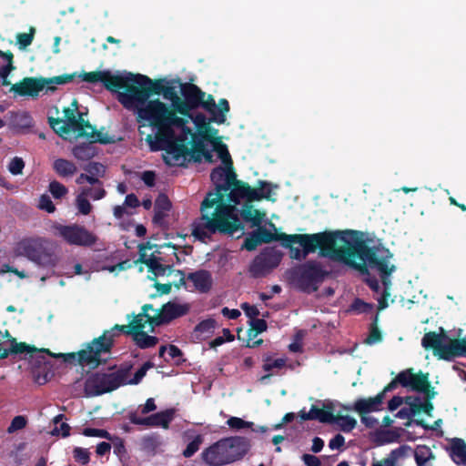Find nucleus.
I'll list each match as a JSON object with an SVG mask.
<instances>
[{
  "label": "nucleus",
  "instance_id": "25",
  "mask_svg": "<svg viewBox=\"0 0 466 466\" xmlns=\"http://www.w3.org/2000/svg\"><path fill=\"white\" fill-rule=\"evenodd\" d=\"M186 279L191 281L194 289L199 293H208L213 286L212 275L206 269H198L188 273Z\"/></svg>",
  "mask_w": 466,
  "mask_h": 466
},
{
  "label": "nucleus",
  "instance_id": "22",
  "mask_svg": "<svg viewBox=\"0 0 466 466\" xmlns=\"http://www.w3.org/2000/svg\"><path fill=\"white\" fill-rule=\"evenodd\" d=\"M133 368L131 363L122 364L115 372L104 373L106 388L103 390L111 392L120 386L127 385V379Z\"/></svg>",
  "mask_w": 466,
  "mask_h": 466
},
{
  "label": "nucleus",
  "instance_id": "43",
  "mask_svg": "<svg viewBox=\"0 0 466 466\" xmlns=\"http://www.w3.org/2000/svg\"><path fill=\"white\" fill-rule=\"evenodd\" d=\"M64 417V414H58L53 419V422L56 426L51 431L52 435H61L64 438L70 435V426L66 422H61Z\"/></svg>",
  "mask_w": 466,
  "mask_h": 466
},
{
  "label": "nucleus",
  "instance_id": "56",
  "mask_svg": "<svg viewBox=\"0 0 466 466\" xmlns=\"http://www.w3.org/2000/svg\"><path fill=\"white\" fill-rule=\"evenodd\" d=\"M286 366V359L285 358H279L276 360H273L271 357L268 356L264 359V363L262 366L263 370L269 372L273 369H282Z\"/></svg>",
  "mask_w": 466,
  "mask_h": 466
},
{
  "label": "nucleus",
  "instance_id": "54",
  "mask_svg": "<svg viewBox=\"0 0 466 466\" xmlns=\"http://www.w3.org/2000/svg\"><path fill=\"white\" fill-rule=\"evenodd\" d=\"M48 190L56 199H61L68 193L67 187L56 180H53L49 183Z\"/></svg>",
  "mask_w": 466,
  "mask_h": 466
},
{
  "label": "nucleus",
  "instance_id": "20",
  "mask_svg": "<svg viewBox=\"0 0 466 466\" xmlns=\"http://www.w3.org/2000/svg\"><path fill=\"white\" fill-rule=\"evenodd\" d=\"M228 451L219 440L201 452V459L209 466H223L231 463Z\"/></svg>",
  "mask_w": 466,
  "mask_h": 466
},
{
  "label": "nucleus",
  "instance_id": "46",
  "mask_svg": "<svg viewBox=\"0 0 466 466\" xmlns=\"http://www.w3.org/2000/svg\"><path fill=\"white\" fill-rule=\"evenodd\" d=\"M48 123L54 131L60 136L67 135L73 130V127L60 118L49 117Z\"/></svg>",
  "mask_w": 466,
  "mask_h": 466
},
{
  "label": "nucleus",
  "instance_id": "48",
  "mask_svg": "<svg viewBox=\"0 0 466 466\" xmlns=\"http://www.w3.org/2000/svg\"><path fill=\"white\" fill-rule=\"evenodd\" d=\"M76 74H64L61 76H54L51 78H46L47 83V91H54L56 87L53 85H65L70 83L74 80Z\"/></svg>",
  "mask_w": 466,
  "mask_h": 466
},
{
  "label": "nucleus",
  "instance_id": "63",
  "mask_svg": "<svg viewBox=\"0 0 466 466\" xmlns=\"http://www.w3.org/2000/svg\"><path fill=\"white\" fill-rule=\"evenodd\" d=\"M82 433L86 437H99L109 441L112 440V435L104 429L85 428Z\"/></svg>",
  "mask_w": 466,
  "mask_h": 466
},
{
  "label": "nucleus",
  "instance_id": "51",
  "mask_svg": "<svg viewBox=\"0 0 466 466\" xmlns=\"http://www.w3.org/2000/svg\"><path fill=\"white\" fill-rule=\"evenodd\" d=\"M12 124L15 127L25 128L32 126V117L27 112H18L12 116Z\"/></svg>",
  "mask_w": 466,
  "mask_h": 466
},
{
  "label": "nucleus",
  "instance_id": "35",
  "mask_svg": "<svg viewBox=\"0 0 466 466\" xmlns=\"http://www.w3.org/2000/svg\"><path fill=\"white\" fill-rule=\"evenodd\" d=\"M212 147L223 165L228 168H233V161L228 146L222 142L221 137H217L216 140L213 141Z\"/></svg>",
  "mask_w": 466,
  "mask_h": 466
},
{
  "label": "nucleus",
  "instance_id": "7",
  "mask_svg": "<svg viewBox=\"0 0 466 466\" xmlns=\"http://www.w3.org/2000/svg\"><path fill=\"white\" fill-rule=\"evenodd\" d=\"M329 277L330 271L326 269L321 262L314 259L299 264L290 271L291 282L298 289L308 294L318 291Z\"/></svg>",
  "mask_w": 466,
  "mask_h": 466
},
{
  "label": "nucleus",
  "instance_id": "19",
  "mask_svg": "<svg viewBox=\"0 0 466 466\" xmlns=\"http://www.w3.org/2000/svg\"><path fill=\"white\" fill-rule=\"evenodd\" d=\"M47 89L46 78L25 77L20 82L12 85L10 91L20 96H38L40 91Z\"/></svg>",
  "mask_w": 466,
  "mask_h": 466
},
{
  "label": "nucleus",
  "instance_id": "36",
  "mask_svg": "<svg viewBox=\"0 0 466 466\" xmlns=\"http://www.w3.org/2000/svg\"><path fill=\"white\" fill-rule=\"evenodd\" d=\"M131 336L134 343L141 350L153 348L159 341L157 337L148 335L145 330L141 332H136Z\"/></svg>",
  "mask_w": 466,
  "mask_h": 466
},
{
  "label": "nucleus",
  "instance_id": "5",
  "mask_svg": "<svg viewBox=\"0 0 466 466\" xmlns=\"http://www.w3.org/2000/svg\"><path fill=\"white\" fill-rule=\"evenodd\" d=\"M127 83L124 91L118 92L117 100L126 109L145 104L152 95H162L165 86L163 79L152 80L141 74L126 73Z\"/></svg>",
  "mask_w": 466,
  "mask_h": 466
},
{
  "label": "nucleus",
  "instance_id": "39",
  "mask_svg": "<svg viewBox=\"0 0 466 466\" xmlns=\"http://www.w3.org/2000/svg\"><path fill=\"white\" fill-rule=\"evenodd\" d=\"M75 205L77 212L81 215L86 216L92 211V205L88 200V191H81L76 197Z\"/></svg>",
  "mask_w": 466,
  "mask_h": 466
},
{
  "label": "nucleus",
  "instance_id": "32",
  "mask_svg": "<svg viewBox=\"0 0 466 466\" xmlns=\"http://www.w3.org/2000/svg\"><path fill=\"white\" fill-rule=\"evenodd\" d=\"M216 326L214 319H204L195 327L193 334L198 340H204L214 333Z\"/></svg>",
  "mask_w": 466,
  "mask_h": 466
},
{
  "label": "nucleus",
  "instance_id": "6",
  "mask_svg": "<svg viewBox=\"0 0 466 466\" xmlns=\"http://www.w3.org/2000/svg\"><path fill=\"white\" fill-rule=\"evenodd\" d=\"M421 344L425 350H431L439 360L452 361L455 358L466 356V338L452 339L443 328H440L439 333H425Z\"/></svg>",
  "mask_w": 466,
  "mask_h": 466
},
{
  "label": "nucleus",
  "instance_id": "40",
  "mask_svg": "<svg viewBox=\"0 0 466 466\" xmlns=\"http://www.w3.org/2000/svg\"><path fill=\"white\" fill-rule=\"evenodd\" d=\"M86 135L80 136L79 137L87 138L92 144L100 143L102 145H107L115 142L114 137H110L107 133H103L101 130L85 132Z\"/></svg>",
  "mask_w": 466,
  "mask_h": 466
},
{
  "label": "nucleus",
  "instance_id": "9",
  "mask_svg": "<svg viewBox=\"0 0 466 466\" xmlns=\"http://www.w3.org/2000/svg\"><path fill=\"white\" fill-rule=\"evenodd\" d=\"M410 390L424 395L423 400L420 397H410V417L421 412L432 416L433 404L431 400L435 398L437 392L431 385L429 374L422 371L414 373L413 370L410 369Z\"/></svg>",
  "mask_w": 466,
  "mask_h": 466
},
{
  "label": "nucleus",
  "instance_id": "31",
  "mask_svg": "<svg viewBox=\"0 0 466 466\" xmlns=\"http://www.w3.org/2000/svg\"><path fill=\"white\" fill-rule=\"evenodd\" d=\"M52 167L54 171L61 177H73L77 171L76 164L66 158L56 159Z\"/></svg>",
  "mask_w": 466,
  "mask_h": 466
},
{
  "label": "nucleus",
  "instance_id": "57",
  "mask_svg": "<svg viewBox=\"0 0 466 466\" xmlns=\"http://www.w3.org/2000/svg\"><path fill=\"white\" fill-rule=\"evenodd\" d=\"M35 32V28L30 27L29 33H19L16 35V42L19 49H25L32 44L34 40Z\"/></svg>",
  "mask_w": 466,
  "mask_h": 466
},
{
  "label": "nucleus",
  "instance_id": "15",
  "mask_svg": "<svg viewBox=\"0 0 466 466\" xmlns=\"http://www.w3.org/2000/svg\"><path fill=\"white\" fill-rule=\"evenodd\" d=\"M82 80L87 83L100 82L111 92L124 91L127 83L125 75H113L110 71H93L80 76Z\"/></svg>",
  "mask_w": 466,
  "mask_h": 466
},
{
  "label": "nucleus",
  "instance_id": "37",
  "mask_svg": "<svg viewBox=\"0 0 466 466\" xmlns=\"http://www.w3.org/2000/svg\"><path fill=\"white\" fill-rule=\"evenodd\" d=\"M229 173H235L234 167L228 168L225 166L224 167L218 166V167L213 168V170L210 173V179L213 182V184L215 185V191H217L218 186L223 185L224 182L227 181L228 176L229 175Z\"/></svg>",
  "mask_w": 466,
  "mask_h": 466
},
{
  "label": "nucleus",
  "instance_id": "44",
  "mask_svg": "<svg viewBox=\"0 0 466 466\" xmlns=\"http://www.w3.org/2000/svg\"><path fill=\"white\" fill-rule=\"evenodd\" d=\"M332 423H336L343 432H350L357 425V420L349 415L336 416Z\"/></svg>",
  "mask_w": 466,
  "mask_h": 466
},
{
  "label": "nucleus",
  "instance_id": "4",
  "mask_svg": "<svg viewBox=\"0 0 466 466\" xmlns=\"http://www.w3.org/2000/svg\"><path fill=\"white\" fill-rule=\"evenodd\" d=\"M368 248L374 250V263L367 262V271H361L359 268H355L360 274L366 275L365 282L374 292L379 293L380 290V285L378 279L375 276H371L369 269L375 270L379 273L381 282L383 285V290L380 296L377 299L378 309L380 310L384 309L388 307V299L390 297V288L391 285L390 277L392 272L395 271L396 267L390 262L392 253L382 246H372L368 245Z\"/></svg>",
  "mask_w": 466,
  "mask_h": 466
},
{
  "label": "nucleus",
  "instance_id": "42",
  "mask_svg": "<svg viewBox=\"0 0 466 466\" xmlns=\"http://www.w3.org/2000/svg\"><path fill=\"white\" fill-rule=\"evenodd\" d=\"M378 314H376L373 317L372 322L370 323L369 336L364 340V342L368 345L380 342L382 339L381 332L378 328Z\"/></svg>",
  "mask_w": 466,
  "mask_h": 466
},
{
  "label": "nucleus",
  "instance_id": "62",
  "mask_svg": "<svg viewBox=\"0 0 466 466\" xmlns=\"http://www.w3.org/2000/svg\"><path fill=\"white\" fill-rule=\"evenodd\" d=\"M190 118L193 120L198 131V136L205 133V129L208 127L210 121H212L211 119L208 121L202 113L197 114L194 117L191 116Z\"/></svg>",
  "mask_w": 466,
  "mask_h": 466
},
{
  "label": "nucleus",
  "instance_id": "64",
  "mask_svg": "<svg viewBox=\"0 0 466 466\" xmlns=\"http://www.w3.org/2000/svg\"><path fill=\"white\" fill-rule=\"evenodd\" d=\"M227 424L228 425L229 428L235 429V430H241V429H245V428H252V426L254 425L253 422L246 421V420H242L241 418H238V417H230L227 420Z\"/></svg>",
  "mask_w": 466,
  "mask_h": 466
},
{
  "label": "nucleus",
  "instance_id": "41",
  "mask_svg": "<svg viewBox=\"0 0 466 466\" xmlns=\"http://www.w3.org/2000/svg\"><path fill=\"white\" fill-rule=\"evenodd\" d=\"M140 444L143 451L154 453L161 444L160 437L157 433L147 434L141 439Z\"/></svg>",
  "mask_w": 466,
  "mask_h": 466
},
{
  "label": "nucleus",
  "instance_id": "24",
  "mask_svg": "<svg viewBox=\"0 0 466 466\" xmlns=\"http://www.w3.org/2000/svg\"><path fill=\"white\" fill-rule=\"evenodd\" d=\"M180 92L191 110L200 107L206 93L191 83L180 84Z\"/></svg>",
  "mask_w": 466,
  "mask_h": 466
},
{
  "label": "nucleus",
  "instance_id": "55",
  "mask_svg": "<svg viewBox=\"0 0 466 466\" xmlns=\"http://www.w3.org/2000/svg\"><path fill=\"white\" fill-rule=\"evenodd\" d=\"M229 111V104L226 98H221L218 106V113L211 120L218 124H223L226 121V114Z\"/></svg>",
  "mask_w": 466,
  "mask_h": 466
},
{
  "label": "nucleus",
  "instance_id": "28",
  "mask_svg": "<svg viewBox=\"0 0 466 466\" xmlns=\"http://www.w3.org/2000/svg\"><path fill=\"white\" fill-rule=\"evenodd\" d=\"M133 319L127 325H124V327H120L122 329L125 330L126 335H133L136 332H141L144 331V329L146 328V324H149L152 327H156L155 324L150 322V318H153L154 316H150L149 314L146 313H139L137 315H132Z\"/></svg>",
  "mask_w": 466,
  "mask_h": 466
},
{
  "label": "nucleus",
  "instance_id": "12",
  "mask_svg": "<svg viewBox=\"0 0 466 466\" xmlns=\"http://www.w3.org/2000/svg\"><path fill=\"white\" fill-rule=\"evenodd\" d=\"M240 216L246 222H250L252 227H258L256 229L261 243H270L272 241H280L281 244L285 240L286 233H272L260 224L265 217L264 212L255 209L252 205L246 203L240 212Z\"/></svg>",
  "mask_w": 466,
  "mask_h": 466
},
{
  "label": "nucleus",
  "instance_id": "10",
  "mask_svg": "<svg viewBox=\"0 0 466 466\" xmlns=\"http://www.w3.org/2000/svg\"><path fill=\"white\" fill-rule=\"evenodd\" d=\"M399 384L404 388H408V369L401 370L399 375L375 397L369 399L360 398L354 402L353 406L343 405L342 408L346 410H354L360 416L372 411H378L380 410V406L385 398V393L393 390Z\"/></svg>",
  "mask_w": 466,
  "mask_h": 466
},
{
  "label": "nucleus",
  "instance_id": "27",
  "mask_svg": "<svg viewBox=\"0 0 466 466\" xmlns=\"http://www.w3.org/2000/svg\"><path fill=\"white\" fill-rule=\"evenodd\" d=\"M106 388V379L104 373L96 372L89 376L86 381L84 390L86 396L95 397L106 393V390H103Z\"/></svg>",
  "mask_w": 466,
  "mask_h": 466
},
{
  "label": "nucleus",
  "instance_id": "50",
  "mask_svg": "<svg viewBox=\"0 0 466 466\" xmlns=\"http://www.w3.org/2000/svg\"><path fill=\"white\" fill-rule=\"evenodd\" d=\"M94 187H83L80 188L81 191H88V198L93 200H100L104 198L106 195V191L104 188V184L100 180V184H95Z\"/></svg>",
  "mask_w": 466,
  "mask_h": 466
},
{
  "label": "nucleus",
  "instance_id": "59",
  "mask_svg": "<svg viewBox=\"0 0 466 466\" xmlns=\"http://www.w3.org/2000/svg\"><path fill=\"white\" fill-rule=\"evenodd\" d=\"M86 173L91 174L95 177H104L106 175V166L99 162H90L84 167Z\"/></svg>",
  "mask_w": 466,
  "mask_h": 466
},
{
  "label": "nucleus",
  "instance_id": "60",
  "mask_svg": "<svg viewBox=\"0 0 466 466\" xmlns=\"http://www.w3.org/2000/svg\"><path fill=\"white\" fill-rule=\"evenodd\" d=\"M203 441V437L201 435H197L193 441H191L183 451V456L185 458L192 457L198 450Z\"/></svg>",
  "mask_w": 466,
  "mask_h": 466
},
{
  "label": "nucleus",
  "instance_id": "30",
  "mask_svg": "<svg viewBox=\"0 0 466 466\" xmlns=\"http://www.w3.org/2000/svg\"><path fill=\"white\" fill-rule=\"evenodd\" d=\"M0 57L6 61V64L0 67L1 84L2 86H6L11 84L8 80L10 73L15 69V66H14V55L10 50H0Z\"/></svg>",
  "mask_w": 466,
  "mask_h": 466
},
{
  "label": "nucleus",
  "instance_id": "8",
  "mask_svg": "<svg viewBox=\"0 0 466 466\" xmlns=\"http://www.w3.org/2000/svg\"><path fill=\"white\" fill-rule=\"evenodd\" d=\"M120 327L124 325L116 324L110 329H106L98 338H95L87 343L86 348L78 351V362L80 365H91L93 368L102 364L100 356L102 353H110L115 344V339L125 334L126 329Z\"/></svg>",
  "mask_w": 466,
  "mask_h": 466
},
{
  "label": "nucleus",
  "instance_id": "13",
  "mask_svg": "<svg viewBox=\"0 0 466 466\" xmlns=\"http://www.w3.org/2000/svg\"><path fill=\"white\" fill-rule=\"evenodd\" d=\"M282 259V253L275 248H266L255 257L249 266L254 278L264 277L276 268Z\"/></svg>",
  "mask_w": 466,
  "mask_h": 466
},
{
  "label": "nucleus",
  "instance_id": "21",
  "mask_svg": "<svg viewBox=\"0 0 466 466\" xmlns=\"http://www.w3.org/2000/svg\"><path fill=\"white\" fill-rule=\"evenodd\" d=\"M220 440L225 449L228 451L231 463L243 459L251 447L249 439L243 436H232Z\"/></svg>",
  "mask_w": 466,
  "mask_h": 466
},
{
  "label": "nucleus",
  "instance_id": "49",
  "mask_svg": "<svg viewBox=\"0 0 466 466\" xmlns=\"http://www.w3.org/2000/svg\"><path fill=\"white\" fill-rule=\"evenodd\" d=\"M250 329L248 331L249 339L255 338L258 334L267 330L268 324L263 319H255L249 321Z\"/></svg>",
  "mask_w": 466,
  "mask_h": 466
},
{
  "label": "nucleus",
  "instance_id": "14",
  "mask_svg": "<svg viewBox=\"0 0 466 466\" xmlns=\"http://www.w3.org/2000/svg\"><path fill=\"white\" fill-rule=\"evenodd\" d=\"M17 253L26 257L38 265L48 266L53 264L52 254L46 251L41 243L33 239H25L18 243Z\"/></svg>",
  "mask_w": 466,
  "mask_h": 466
},
{
  "label": "nucleus",
  "instance_id": "26",
  "mask_svg": "<svg viewBox=\"0 0 466 466\" xmlns=\"http://www.w3.org/2000/svg\"><path fill=\"white\" fill-rule=\"evenodd\" d=\"M40 352H46L48 356H52V352L48 349H36L25 342H17L15 338L10 339V347L7 350V357L11 354H25L26 359L30 361Z\"/></svg>",
  "mask_w": 466,
  "mask_h": 466
},
{
  "label": "nucleus",
  "instance_id": "47",
  "mask_svg": "<svg viewBox=\"0 0 466 466\" xmlns=\"http://www.w3.org/2000/svg\"><path fill=\"white\" fill-rule=\"evenodd\" d=\"M432 457V453L429 447L419 445L414 450V458L418 466H425L427 461Z\"/></svg>",
  "mask_w": 466,
  "mask_h": 466
},
{
  "label": "nucleus",
  "instance_id": "29",
  "mask_svg": "<svg viewBox=\"0 0 466 466\" xmlns=\"http://www.w3.org/2000/svg\"><path fill=\"white\" fill-rule=\"evenodd\" d=\"M450 455L455 464L466 465V443L462 439H452Z\"/></svg>",
  "mask_w": 466,
  "mask_h": 466
},
{
  "label": "nucleus",
  "instance_id": "18",
  "mask_svg": "<svg viewBox=\"0 0 466 466\" xmlns=\"http://www.w3.org/2000/svg\"><path fill=\"white\" fill-rule=\"evenodd\" d=\"M189 310L187 305H181L175 302H167L164 304L158 314L150 318V322L158 327L167 324L175 319L185 316Z\"/></svg>",
  "mask_w": 466,
  "mask_h": 466
},
{
  "label": "nucleus",
  "instance_id": "3",
  "mask_svg": "<svg viewBox=\"0 0 466 466\" xmlns=\"http://www.w3.org/2000/svg\"><path fill=\"white\" fill-rule=\"evenodd\" d=\"M131 110L135 112L140 127H150L156 130L155 135L149 134L145 139L150 151L165 150L167 165L185 166L186 155L189 153L188 137L191 135V129L187 127V121L175 115L174 110L158 98L136 104Z\"/></svg>",
  "mask_w": 466,
  "mask_h": 466
},
{
  "label": "nucleus",
  "instance_id": "1",
  "mask_svg": "<svg viewBox=\"0 0 466 466\" xmlns=\"http://www.w3.org/2000/svg\"><path fill=\"white\" fill-rule=\"evenodd\" d=\"M271 192L267 181L259 180L258 187L254 188L238 180L236 173H229L227 181L218 186L217 191L208 192L201 202V216L191 225L192 236L204 242L216 233L232 236L243 230L244 226L235 212V206L241 199L248 202L269 199Z\"/></svg>",
  "mask_w": 466,
  "mask_h": 466
},
{
  "label": "nucleus",
  "instance_id": "58",
  "mask_svg": "<svg viewBox=\"0 0 466 466\" xmlns=\"http://www.w3.org/2000/svg\"><path fill=\"white\" fill-rule=\"evenodd\" d=\"M262 244L256 230L249 233L244 239L242 248L247 249L248 251L255 250L258 245Z\"/></svg>",
  "mask_w": 466,
  "mask_h": 466
},
{
  "label": "nucleus",
  "instance_id": "34",
  "mask_svg": "<svg viewBox=\"0 0 466 466\" xmlns=\"http://www.w3.org/2000/svg\"><path fill=\"white\" fill-rule=\"evenodd\" d=\"M63 112L66 118L64 122L73 127V130L77 133V137L86 135L82 128L84 122L82 113L78 112V116H76L74 109H71L70 107L64 108Z\"/></svg>",
  "mask_w": 466,
  "mask_h": 466
},
{
  "label": "nucleus",
  "instance_id": "61",
  "mask_svg": "<svg viewBox=\"0 0 466 466\" xmlns=\"http://www.w3.org/2000/svg\"><path fill=\"white\" fill-rule=\"evenodd\" d=\"M73 457L76 462L86 465L90 461V452L86 448L76 447L73 450Z\"/></svg>",
  "mask_w": 466,
  "mask_h": 466
},
{
  "label": "nucleus",
  "instance_id": "45",
  "mask_svg": "<svg viewBox=\"0 0 466 466\" xmlns=\"http://www.w3.org/2000/svg\"><path fill=\"white\" fill-rule=\"evenodd\" d=\"M171 110H174L175 115L180 114L184 116L191 117L190 112L192 111L187 106L185 98L181 99L179 96L171 101L169 106Z\"/></svg>",
  "mask_w": 466,
  "mask_h": 466
},
{
  "label": "nucleus",
  "instance_id": "2",
  "mask_svg": "<svg viewBox=\"0 0 466 466\" xmlns=\"http://www.w3.org/2000/svg\"><path fill=\"white\" fill-rule=\"evenodd\" d=\"M283 238L282 246L289 249L292 259H305L319 248L320 256L361 271H367V262L374 263V250L368 248L367 242L356 230L288 234Z\"/></svg>",
  "mask_w": 466,
  "mask_h": 466
},
{
  "label": "nucleus",
  "instance_id": "23",
  "mask_svg": "<svg viewBox=\"0 0 466 466\" xmlns=\"http://www.w3.org/2000/svg\"><path fill=\"white\" fill-rule=\"evenodd\" d=\"M188 141V146L191 145V147H188L189 153L186 155V157L190 156L194 162H200L204 157L206 162L214 163L212 152L206 147L202 139H197V135L191 132Z\"/></svg>",
  "mask_w": 466,
  "mask_h": 466
},
{
  "label": "nucleus",
  "instance_id": "38",
  "mask_svg": "<svg viewBox=\"0 0 466 466\" xmlns=\"http://www.w3.org/2000/svg\"><path fill=\"white\" fill-rule=\"evenodd\" d=\"M334 408L332 401L325 402L322 409L316 407L318 420L321 423H332L337 416L333 413Z\"/></svg>",
  "mask_w": 466,
  "mask_h": 466
},
{
  "label": "nucleus",
  "instance_id": "17",
  "mask_svg": "<svg viewBox=\"0 0 466 466\" xmlns=\"http://www.w3.org/2000/svg\"><path fill=\"white\" fill-rule=\"evenodd\" d=\"M46 352H40L32 360H30V373L32 380L38 385L47 383L54 376L53 365L46 357Z\"/></svg>",
  "mask_w": 466,
  "mask_h": 466
},
{
  "label": "nucleus",
  "instance_id": "16",
  "mask_svg": "<svg viewBox=\"0 0 466 466\" xmlns=\"http://www.w3.org/2000/svg\"><path fill=\"white\" fill-rule=\"evenodd\" d=\"M175 416L174 409H167L165 410L151 414L147 417H139L137 411H130L127 415L129 421L135 425H141L147 427H162L168 429L170 422Z\"/></svg>",
  "mask_w": 466,
  "mask_h": 466
},
{
  "label": "nucleus",
  "instance_id": "52",
  "mask_svg": "<svg viewBox=\"0 0 466 466\" xmlns=\"http://www.w3.org/2000/svg\"><path fill=\"white\" fill-rule=\"evenodd\" d=\"M154 367V363L150 360L146 361L134 374V377L130 380H127V384L137 385L141 382L143 378L146 376L147 371Z\"/></svg>",
  "mask_w": 466,
  "mask_h": 466
},
{
  "label": "nucleus",
  "instance_id": "11",
  "mask_svg": "<svg viewBox=\"0 0 466 466\" xmlns=\"http://www.w3.org/2000/svg\"><path fill=\"white\" fill-rule=\"evenodd\" d=\"M52 228L55 235L61 237L69 245L90 247L96 244L97 240L95 234L77 224L62 225L56 223Z\"/></svg>",
  "mask_w": 466,
  "mask_h": 466
},
{
  "label": "nucleus",
  "instance_id": "33",
  "mask_svg": "<svg viewBox=\"0 0 466 466\" xmlns=\"http://www.w3.org/2000/svg\"><path fill=\"white\" fill-rule=\"evenodd\" d=\"M97 151L95 146L89 143L76 145L72 149L73 156L78 160L87 161L96 155Z\"/></svg>",
  "mask_w": 466,
  "mask_h": 466
},
{
  "label": "nucleus",
  "instance_id": "53",
  "mask_svg": "<svg viewBox=\"0 0 466 466\" xmlns=\"http://www.w3.org/2000/svg\"><path fill=\"white\" fill-rule=\"evenodd\" d=\"M161 258H157L155 260H149V271L154 274V277H149L151 280H156V278L158 276H164L167 273V269L168 267L160 263Z\"/></svg>",
  "mask_w": 466,
  "mask_h": 466
}]
</instances>
